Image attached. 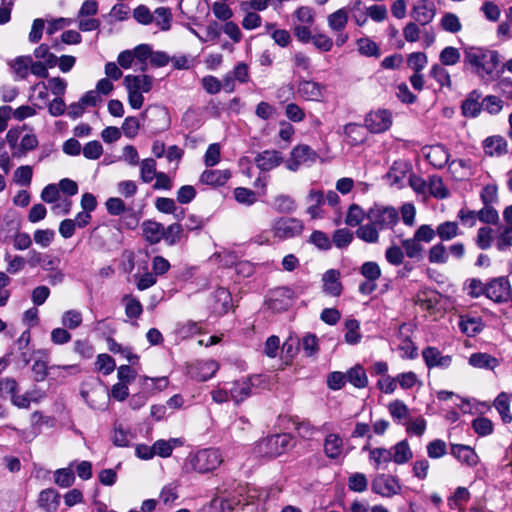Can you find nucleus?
Segmentation results:
<instances>
[{
  "label": "nucleus",
  "instance_id": "72a5a7b5",
  "mask_svg": "<svg viewBox=\"0 0 512 512\" xmlns=\"http://www.w3.org/2000/svg\"><path fill=\"white\" fill-rule=\"evenodd\" d=\"M183 445L181 438L160 439L153 443L154 454L162 458L169 457L173 450Z\"/></svg>",
  "mask_w": 512,
  "mask_h": 512
},
{
  "label": "nucleus",
  "instance_id": "052dcab7",
  "mask_svg": "<svg viewBox=\"0 0 512 512\" xmlns=\"http://www.w3.org/2000/svg\"><path fill=\"white\" fill-rule=\"evenodd\" d=\"M235 200L245 206H252L257 201L256 193L245 187H237L233 191Z\"/></svg>",
  "mask_w": 512,
  "mask_h": 512
},
{
  "label": "nucleus",
  "instance_id": "a878e982",
  "mask_svg": "<svg viewBox=\"0 0 512 512\" xmlns=\"http://www.w3.org/2000/svg\"><path fill=\"white\" fill-rule=\"evenodd\" d=\"M451 454L462 464H465L469 467H474L479 462V457L476 452L467 445L452 444Z\"/></svg>",
  "mask_w": 512,
  "mask_h": 512
},
{
  "label": "nucleus",
  "instance_id": "393cba45",
  "mask_svg": "<svg viewBox=\"0 0 512 512\" xmlns=\"http://www.w3.org/2000/svg\"><path fill=\"white\" fill-rule=\"evenodd\" d=\"M424 155L435 168H443L449 161V153L443 145H432L424 148Z\"/></svg>",
  "mask_w": 512,
  "mask_h": 512
},
{
  "label": "nucleus",
  "instance_id": "ddd939ff",
  "mask_svg": "<svg viewBox=\"0 0 512 512\" xmlns=\"http://www.w3.org/2000/svg\"><path fill=\"white\" fill-rule=\"evenodd\" d=\"M295 298L294 291L289 287H278L271 291L268 305L274 311H284L288 309Z\"/></svg>",
  "mask_w": 512,
  "mask_h": 512
},
{
  "label": "nucleus",
  "instance_id": "b1692460",
  "mask_svg": "<svg viewBox=\"0 0 512 512\" xmlns=\"http://www.w3.org/2000/svg\"><path fill=\"white\" fill-rule=\"evenodd\" d=\"M324 453L329 459H339L343 457L344 441L339 434L330 433L324 439Z\"/></svg>",
  "mask_w": 512,
  "mask_h": 512
},
{
  "label": "nucleus",
  "instance_id": "58836bf2",
  "mask_svg": "<svg viewBox=\"0 0 512 512\" xmlns=\"http://www.w3.org/2000/svg\"><path fill=\"white\" fill-rule=\"evenodd\" d=\"M135 438L130 429H125L122 424H115L113 428L112 442L118 447H127Z\"/></svg>",
  "mask_w": 512,
  "mask_h": 512
},
{
  "label": "nucleus",
  "instance_id": "49530a36",
  "mask_svg": "<svg viewBox=\"0 0 512 512\" xmlns=\"http://www.w3.org/2000/svg\"><path fill=\"white\" fill-rule=\"evenodd\" d=\"M122 302L125 304V314L128 318L138 319L141 316L143 307L137 298L132 295H125Z\"/></svg>",
  "mask_w": 512,
  "mask_h": 512
},
{
  "label": "nucleus",
  "instance_id": "c756f323",
  "mask_svg": "<svg viewBox=\"0 0 512 512\" xmlns=\"http://www.w3.org/2000/svg\"><path fill=\"white\" fill-rule=\"evenodd\" d=\"M340 273L330 269L323 274V291L333 297L339 296L342 292V284L339 280Z\"/></svg>",
  "mask_w": 512,
  "mask_h": 512
},
{
  "label": "nucleus",
  "instance_id": "ea45409f",
  "mask_svg": "<svg viewBox=\"0 0 512 512\" xmlns=\"http://www.w3.org/2000/svg\"><path fill=\"white\" fill-rule=\"evenodd\" d=\"M460 234L458 224L454 221L440 223L435 230V236L438 235L442 241H450Z\"/></svg>",
  "mask_w": 512,
  "mask_h": 512
},
{
  "label": "nucleus",
  "instance_id": "9b49d317",
  "mask_svg": "<svg viewBox=\"0 0 512 512\" xmlns=\"http://www.w3.org/2000/svg\"><path fill=\"white\" fill-rule=\"evenodd\" d=\"M371 489L374 493L382 497L391 498L400 494L402 486L396 477L387 474H379L372 481Z\"/></svg>",
  "mask_w": 512,
  "mask_h": 512
},
{
  "label": "nucleus",
  "instance_id": "bb28decb",
  "mask_svg": "<svg viewBox=\"0 0 512 512\" xmlns=\"http://www.w3.org/2000/svg\"><path fill=\"white\" fill-rule=\"evenodd\" d=\"M363 449L369 450V460L376 470H385L388 468V465L392 462V451L389 449H369L368 446H365Z\"/></svg>",
  "mask_w": 512,
  "mask_h": 512
},
{
  "label": "nucleus",
  "instance_id": "69168bd1",
  "mask_svg": "<svg viewBox=\"0 0 512 512\" xmlns=\"http://www.w3.org/2000/svg\"><path fill=\"white\" fill-rule=\"evenodd\" d=\"M34 56L41 62L53 68L57 64V56L50 51L47 44H41L34 50Z\"/></svg>",
  "mask_w": 512,
  "mask_h": 512
},
{
  "label": "nucleus",
  "instance_id": "5701e85b",
  "mask_svg": "<svg viewBox=\"0 0 512 512\" xmlns=\"http://www.w3.org/2000/svg\"><path fill=\"white\" fill-rule=\"evenodd\" d=\"M232 307L231 293L223 287L218 288L212 296L211 309L217 315H223Z\"/></svg>",
  "mask_w": 512,
  "mask_h": 512
},
{
  "label": "nucleus",
  "instance_id": "338daca9",
  "mask_svg": "<svg viewBox=\"0 0 512 512\" xmlns=\"http://www.w3.org/2000/svg\"><path fill=\"white\" fill-rule=\"evenodd\" d=\"M388 410L391 416L401 422L403 420H407L409 418V409L407 405L401 400H394L389 403Z\"/></svg>",
  "mask_w": 512,
  "mask_h": 512
},
{
  "label": "nucleus",
  "instance_id": "39448f33",
  "mask_svg": "<svg viewBox=\"0 0 512 512\" xmlns=\"http://www.w3.org/2000/svg\"><path fill=\"white\" fill-rule=\"evenodd\" d=\"M434 238L435 230L428 224H422L413 237L402 239L400 243L408 258L419 259L424 251L423 243H430Z\"/></svg>",
  "mask_w": 512,
  "mask_h": 512
},
{
  "label": "nucleus",
  "instance_id": "2f4dec72",
  "mask_svg": "<svg viewBox=\"0 0 512 512\" xmlns=\"http://www.w3.org/2000/svg\"><path fill=\"white\" fill-rule=\"evenodd\" d=\"M142 232L147 242L157 244L163 239L164 226L159 222L147 220L142 223Z\"/></svg>",
  "mask_w": 512,
  "mask_h": 512
},
{
  "label": "nucleus",
  "instance_id": "2eb2a0df",
  "mask_svg": "<svg viewBox=\"0 0 512 512\" xmlns=\"http://www.w3.org/2000/svg\"><path fill=\"white\" fill-rule=\"evenodd\" d=\"M422 357L428 369H448L453 360L451 355H443L438 348L433 346L424 348L422 350Z\"/></svg>",
  "mask_w": 512,
  "mask_h": 512
},
{
  "label": "nucleus",
  "instance_id": "cd10ccee",
  "mask_svg": "<svg viewBox=\"0 0 512 512\" xmlns=\"http://www.w3.org/2000/svg\"><path fill=\"white\" fill-rule=\"evenodd\" d=\"M485 155L489 157H500L507 152V141L499 136H490L483 141Z\"/></svg>",
  "mask_w": 512,
  "mask_h": 512
},
{
  "label": "nucleus",
  "instance_id": "423d86ee",
  "mask_svg": "<svg viewBox=\"0 0 512 512\" xmlns=\"http://www.w3.org/2000/svg\"><path fill=\"white\" fill-rule=\"evenodd\" d=\"M317 158L315 150L306 144H300L291 150L289 158L284 163L287 170L297 172L302 166H311Z\"/></svg>",
  "mask_w": 512,
  "mask_h": 512
},
{
  "label": "nucleus",
  "instance_id": "6e6d98bb",
  "mask_svg": "<svg viewBox=\"0 0 512 512\" xmlns=\"http://www.w3.org/2000/svg\"><path fill=\"white\" fill-rule=\"evenodd\" d=\"M156 170V161L152 158H146L140 163V177L144 183H150L158 174Z\"/></svg>",
  "mask_w": 512,
  "mask_h": 512
},
{
  "label": "nucleus",
  "instance_id": "603ef678",
  "mask_svg": "<svg viewBox=\"0 0 512 512\" xmlns=\"http://www.w3.org/2000/svg\"><path fill=\"white\" fill-rule=\"evenodd\" d=\"M358 51L361 55L366 57H376L380 56L379 46L368 37L360 38L357 41Z\"/></svg>",
  "mask_w": 512,
  "mask_h": 512
},
{
  "label": "nucleus",
  "instance_id": "13d9d810",
  "mask_svg": "<svg viewBox=\"0 0 512 512\" xmlns=\"http://www.w3.org/2000/svg\"><path fill=\"white\" fill-rule=\"evenodd\" d=\"M347 485L349 490L357 493H363L368 488V480L365 474L355 472L348 477Z\"/></svg>",
  "mask_w": 512,
  "mask_h": 512
},
{
  "label": "nucleus",
  "instance_id": "4c0bfd02",
  "mask_svg": "<svg viewBox=\"0 0 512 512\" xmlns=\"http://www.w3.org/2000/svg\"><path fill=\"white\" fill-rule=\"evenodd\" d=\"M470 500V492L465 487H458L454 494L447 499L449 508L460 512L465 511V505Z\"/></svg>",
  "mask_w": 512,
  "mask_h": 512
},
{
  "label": "nucleus",
  "instance_id": "bf43d9fd",
  "mask_svg": "<svg viewBox=\"0 0 512 512\" xmlns=\"http://www.w3.org/2000/svg\"><path fill=\"white\" fill-rule=\"evenodd\" d=\"M183 236V227L179 223H173L164 227L163 239L169 245L173 246L180 242Z\"/></svg>",
  "mask_w": 512,
  "mask_h": 512
},
{
  "label": "nucleus",
  "instance_id": "4be33fe9",
  "mask_svg": "<svg viewBox=\"0 0 512 512\" xmlns=\"http://www.w3.org/2000/svg\"><path fill=\"white\" fill-rule=\"evenodd\" d=\"M482 94L478 90L471 91L461 104V112L464 117L476 118L482 110Z\"/></svg>",
  "mask_w": 512,
  "mask_h": 512
},
{
  "label": "nucleus",
  "instance_id": "f257e3e1",
  "mask_svg": "<svg viewBox=\"0 0 512 512\" xmlns=\"http://www.w3.org/2000/svg\"><path fill=\"white\" fill-rule=\"evenodd\" d=\"M499 53L484 47L469 46L464 49V64L483 83L494 81L499 73Z\"/></svg>",
  "mask_w": 512,
  "mask_h": 512
},
{
  "label": "nucleus",
  "instance_id": "37998d69",
  "mask_svg": "<svg viewBox=\"0 0 512 512\" xmlns=\"http://www.w3.org/2000/svg\"><path fill=\"white\" fill-rule=\"evenodd\" d=\"M271 206L279 213H291L296 209V202L289 195L279 194L273 198Z\"/></svg>",
  "mask_w": 512,
  "mask_h": 512
},
{
  "label": "nucleus",
  "instance_id": "3c124183",
  "mask_svg": "<svg viewBox=\"0 0 512 512\" xmlns=\"http://www.w3.org/2000/svg\"><path fill=\"white\" fill-rule=\"evenodd\" d=\"M71 464L70 466H72ZM75 475L71 467L57 469L54 472V482L61 488H68L73 485Z\"/></svg>",
  "mask_w": 512,
  "mask_h": 512
},
{
  "label": "nucleus",
  "instance_id": "09e8293b",
  "mask_svg": "<svg viewBox=\"0 0 512 512\" xmlns=\"http://www.w3.org/2000/svg\"><path fill=\"white\" fill-rule=\"evenodd\" d=\"M345 341L350 345H355L360 342V323L356 319H348L345 321Z\"/></svg>",
  "mask_w": 512,
  "mask_h": 512
},
{
  "label": "nucleus",
  "instance_id": "a211bd4d",
  "mask_svg": "<svg viewBox=\"0 0 512 512\" xmlns=\"http://www.w3.org/2000/svg\"><path fill=\"white\" fill-rule=\"evenodd\" d=\"M283 162L284 158L277 150H265L255 157L256 166L264 172L273 170Z\"/></svg>",
  "mask_w": 512,
  "mask_h": 512
},
{
  "label": "nucleus",
  "instance_id": "0eeeda50",
  "mask_svg": "<svg viewBox=\"0 0 512 512\" xmlns=\"http://www.w3.org/2000/svg\"><path fill=\"white\" fill-rule=\"evenodd\" d=\"M368 221L373 222L379 230L392 229L399 220L398 211L393 207H371L367 213Z\"/></svg>",
  "mask_w": 512,
  "mask_h": 512
},
{
  "label": "nucleus",
  "instance_id": "8fccbe9b",
  "mask_svg": "<svg viewBox=\"0 0 512 512\" xmlns=\"http://www.w3.org/2000/svg\"><path fill=\"white\" fill-rule=\"evenodd\" d=\"M430 76L441 86L451 88L450 74L444 65L434 64L430 69Z\"/></svg>",
  "mask_w": 512,
  "mask_h": 512
},
{
  "label": "nucleus",
  "instance_id": "412c9836",
  "mask_svg": "<svg viewBox=\"0 0 512 512\" xmlns=\"http://www.w3.org/2000/svg\"><path fill=\"white\" fill-rule=\"evenodd\" d=\"M308 207L306 213L310 215L312 219L323 218L324 213L322 206L325 203L324 194L321 190L311 189L306 197Z\"/></svg>",
  "mask_w": 512,
  "mask_h": 512
},
{
  "label": "nucleus",
  "instance_id": "f704fd0d",
  "mask_svg": "<svg viewBox=\"0 0 512 512\" xmlns=\"http://www.w3.org/2000/svg\"><path fill=\"white\" fill-rule=\"evenodd\" d=\"M344 135L351 146H359L366 140L364 127L356 123H348L344 126Z\"/></svg>",
  "mask_w": 512,
  "mask_h": 512
},
{
  "label": "nucleus",
  "instance_id": "0e129e2a",
  "mask_svg": "<svg viewBox=\"0 0 512 512\" xmlns=\"http://www.w3.org/2000/svg\"><path fill=\"white\" fill-rule=\"evenodd\" d=\"M361 275L368 281L375 282L381 277V268L374 261L364 262L360 267Z\"/></svg>",
  "mask_w": 512,
  "mask_h": 512
},
{
  "label": "nucleus",
  "instance_id": "e433bc0d",
  "mask_svg": "<svg viewBox=\"0 0 512 512\" xmlns=\"http://www.w3.org/2000/svg\"><path fill=\"white\" fill-rule=\"evenodd\" d=\"M392 461L398 465L407 463L413 456L409 444L406 440H402L392 446Z\"/></svg>",
  "mask_w": 512,
  "mask_h": 512
},
{
  "label": "nucleus",
  "instance_id": "864d4df0",
  "mask_svg": "<svg viewBox=\"0 0 512 512\" xmlns=\"http://www.w3.org/2000/svg\"><path fill=\"white\" fill-rule=\"evenodd\" d=\"M496 249L500 252L509 251L512 247V226H505L496 236Z\"/></svg>",
  "mask_w": 512,
  "mask_h": 512
},
{
  "label": "nucleus",
  "instance_id": "de8ad7c7",
  "mask_svg": "<svg viewBox=\"0 0 512 512\" xmlns=\"http://www.w3.org/2000/svg\"><path fill=\"white\" fill-rule=\"evenodd\" d=\"M494 407L500 414L504 423H510L512 421L508 394L500 393L494 401Z\"/></svg>",
  "mask_w": 512,
  "mask_h": 512
},
{
  "label": "nucleus",
  "instance_id": "6e6552de",
  "mask_svg": "<svg viewBox=\"0 0 512 512\" xmlns=\"http://www.w3.org/2000/svg\"><path fill=\"white\" fill-rule=\"evenodd\" d=\"M349 13L347 8H340L327 16V25L335 34V43L338 47L343 46L349 39L345 28L348 24Z\"/></svg>",
  "mask_w": 512,
  "mask_h": 512
},
{
  "label": "nucleus",
  "instance_id": "7ed1b4c3",
  "mask_svg": "<svg viewBox=\"0 0 512 512\" xmlns=\"http://www.w3.org/2000/svg\"><path fill=\"white\" fill-rule=\"evenodd\" d=\"M153 81V77L146 74H128L124 77L123 85L127 90L128 103L133 109H140L143 106V94L151 91Z\"/></svg>",
  "mask_w": 512,
  "mask_h": 512
},
{
  "label": "nucleus",
  "instance_id": "f8f14e48",
  "mask_svg": "<svg viewBox=\"0 0 512 512\" xmlns=\"http://www.w3.org/2000/svg\"><path fill=\"white\" fill-rule=\"evenodd\" d=\"M510 295L511 285L507 277H497L487 283L486 297L490 300L502 303L508 301Z\"/></svg>",
  "mask_w": 512,
  "mask_h": 512
},
{
  "label": "nucleus",
  "instance_id": "e2e57ef3",
  "mask_svg": "<svg viewBox=\"0 0 512 512\" xmlns=\"http://www.w3.org/2000/svg\"><path fill=\"white\" fill-rule=\"evenodd\" d=\"M347 380L357 388H364L368 383L366 372L360 366L353 367L347 372Z\"/></svg>",
  "mask_w": 512,
  "mask_h": 512
},
{
  "label": "nucleus",
  "instance_id": "4468645a",
  "mask_svg": "<svg viewBox=\"0 0 512 512\" xmlns=\"http://www.w3.org/2000/svg\"><path fill=\"white\" fill-rule=\"evenodd\" d=\"M297 94L306 101H322L326 95V86L313 80H301Z\"/></svg>",
  "mask_w": 512,
  "mask_h": 512
},
{
  "label": "nucleus",
  "instance_id": "c9c22d12",
  "mask_svg": "<svg viewBox=\"0 0 512 512\" xmlns=\"http://www.w3.org/2000/svg\"><path fill=\"white\" fill-rule=\"evenodd\" d=\"M15 78L25 79L29 74L31 56H18L8 62Z\"/></svg>",
  "mask_w": 512,
  "mask_h": 512
},
{
  "label": "nucleus",
  "instance_id": "20e7f679",
  "mask_svg": "<svg viewBox=\"0 0 512 512\" xmlns=\"http://www.w3.org/2000/svg\"><path fill=\"white\" fill-rule=\"evenodd\" d=\"M223 462L219 449L206 448L191 454L187 458L186 468L200 474H205L217 469Z\"/></svg>",
  "mask_w": 512,
  "mask_h": 512
},
{
  "label": "nucleus",
  "instance_id": "aec40b11",
  "mask_svg": "<svg viewBox=\"0 0 512 512\" xmlns=\"http://www.w3.org/2000/svg\"><path fill=\"white\" fill-rule=\"evenodd\" d=\"M231 177V172L228 169L213 170L206 169L202 172L199 182L211 187L224 186Z\"/></svg>",
  "mask_w": 512,
  "mask_h": 512
},
{
  "label": "nucleus",
  "instance_id": "1a4fd4ad",
  "mask_svg": "<svg viewBox=\"0 0 512 512\" xmlns=\"http://www.w3.org/2000/svg\"><path fill=\"white\" fill-rule=\"evenodd\" d=\"M364 123L367 130L371 133H384L392 126V113L389 110L382 108L372 110L365 116Z\"/></svg>",
  "mask_w": 512,
  "mask_h": 512
},
{
  "label": "nucleus",
  "instance_id": "c85d7f7f",
  "mask_svg": "<svg viewBox=\"0 0 512 512\" xmlns=\"http://www.w3.org/2000/svg\"><path fill=\"white\" fill-rule=\"evenodd\" d=\"M38 506L45 512H55L60 504V495L53 488H47L40 492Z\"/></svg>",
  "mask_w": 512,
  "mask_h": 512
},
{
  "label": "nucleus",
  "instance_id": "dca6fc26",
  "mask_svg": "<svg viewBox=\"0 0 512 512\" xmlns=\"http://www.w3.org/2000/svg\"><path fill=\"white\" fill-rule=\"evenodd\" d=\"M218 368V363L214 360H200L188 367V374L197 381H207L215 375Z\"/></svg>",
  "mask_w": 512,
  "mask_h": 512
},
{
  "label": "nucleus",
  "instance_id": "c03bdc74",
  "mask_svg": "<svg viewBox=\"0 0 512 512\" xmlns=\"http://www.w3.org/2000/svg\"><path fill=\"white\" fill-rule=\"evenodd\" d=\"M408 167L404 162H394L386 174L387 179L392 185L400 187L406 177Z\"/></svg>",
  "mask_w": 512,
  "mask_h": 512
},
{
  "label": "nucleus",
  "instance_id": "4d7b16f0",
  "mask_svg": "<svg viewBox=\"0 0 512 512\" xmlns=\"http://www.w3.org/2000/svg\"><path fill=\"white\" fill-rule=\"evenodd\" d=\"M448 258L449 254L447 248L442 243L435 244L429 249L428 260L430 263L445 264Z\"/></svg>",
  "mask_w": 512,
  "mask_h": 512
},
{
  "label": "nucleus",
  "instance_id": "680f3d73",
  "mask_svg": "<svg viewBox=\"0 0 512 512\" xmlns=\"http://www.w3.org/2000/svg\"><path fill=\"white\" fill-rule=\"evenodd\" d=\"M353 240V233L347 228H341L334 231L332 235V245L339 249L346 248Z\"/></svg>",
  "mask_w": 512,
  "mask_h": 512
},
{
  "label": "nucleus",
  "instance_id": "774afa93",
  "mask_svg": "<svg viewBox=\"0 0 512 512\" xmlns=\"http://www.w3.org/2000/svg\"><path fill=\"white\" fill-rule=\"evenodd\" d=\"M504 106L502 99L495 95H488L482 99V110L486 111L490 115L499 114Z\"/></svg>",
  "mask_w": 512,
  "mask_h": 512
},
{
  "label": "nucleus",
  "instance_id": "f3484780",
  "mask_svg": "<svg viewBox=\"0 0 512 512\" xmlns=\"http://www.w3.org/2000/svg\"><path fill=\"white\" fill-rule=\"evenodd\" d=\"M435 16V5L430 0H418L414 3L411 17L422 26L429 24Z\"/></svg>",
  "mask_w": 512,
  "mask_h": 512
},
{
  "label": "nucleus",
  "instance_id": "79ce46f5",
  "mask_svg": "<svg viewBox=\"0 0 512 512\" xmlns=\"http://www.w3.org/2000/svg\"><path fill=\"white\" fill-rule=\"evenodd\" d=\"M459 328L464 334L471 337L482 331L483 323L478 317H461Z\"/></svg>",
  "mask_w": 512,
  "mask_h": 512
},
{
  "label": "nucleus",
  "instance_id": "6ab92c4d",
  "mask_svg": "<svg viewBox=\"0 0 512 512\" xmlns=\"http://www.w3.org/2000/svg\"><path fill=\"white\" fill-rule=\"evenodd\" d=\"M82 397L90 408L104 411L108 406L109 392L103 388H95L90 392L82 391Z\"/></svg>",
  "mask_w": 512,
  "mask_h": 512
},
{
  "label": "nucleus",
  "instance_id": "5fc2aeb1",
  "mask_svg": "<svg viewBox=\"0 0 512 512\" xmlns=\"http://www.w3.org/2000/svg\"><path fill=\"white\" fill-rule=\"evenodd\" d=\"M153 21L161 30L167 31L171 27L172 13L169 8L158 7L155 9L153 14Z\"/></svg>",
  "mask_w": 512,
  "mask_h": 512
},
{
  "label": "nucleus",
  "instance_id": "7c9ffc66",
  "mask_svg": "<svg viewBox=\"0 0 512 512\" xmlns=\"http://www.w3.org/2000/svg\"><path fill=\"white\" fill-rule=\"evenodd\" d=\"M468 363L474 368L485 370H494L499 366V360L496 357L484 352L471 354Z\"/></svg>",
  "mask_w": 512,
  "mask_h": 512
},
{
  "label": "nucleus",
  "instance_id": "a18cd8bd",
  "mask_svg": "<svg viewBox=\"0 0 512 512\" xmlns=\"http://www.w3.org/2000/svg\"><path fill=\"white\" fill-rule=\"evenodd\" d=\"M83 321L82 312L77 309H69L63 312L61 324L69 330H75L81 326Z\"/></svg>",
  "mask_w": 512,
  "mask_h": 512
},
{
  "label": "nucleus",
  "instance_id": "9d476101",
  "mask_svg": "<svg viewBox=\"0 0 512 512\" xmlns=\"http://www.w3.org/2000/svg\"><path fill=\"white\" fill-rule=\"evenodd\" d=\"M291 436L289 434H275L258 443L259 452L269 457H276L281 455L291 443Z\"/></svg>",
  "mask_w": 512,
  "mask_h": 512
},
{
  "label": "nucleus",
  "instance_id": "a19ab883",
  "mask_svg": "<svg viewBox=\"0 0 512 512\" xmlns=\"http://www.w3.org/2000/svg\"><path fill=\"white\" fill-rule=\"evenodd\" d=\"M378 228L373 222L368 221L367 224L360 225L356 230V236L366 243L375 244L379 241Z\"/></svg>",
  "mask_w": 512,
  "mask_h": 512
},
{
  "label": "nucleus",
  "instance_id": "473e14b6",
  "mask_svg": "<svg viewBox=\"0 0 512 512\" xmlns=\"http://www.w3.org/2000/svg\"><path fill=\"white\" fill-rule=\"evenodd\" d=\"M231 400L235 403L244 401L251 394V383L249 379L237 380L228 384Z\"/></svg>",
  "mask_w": 512,
  "mask_h": 512
},
{
  "label": "nucleus",
  "instance_id": "f03ea898",
  "mask_svg": "<svg viewBox=\"0 0 512 512\" xmlns=\"http://www.w3.org/2000/svg\"><path fill=\"white\" fill-rule=\"evenodd\" d=\"M304 230V224L300 219L294 217H278L271 223L269 232H264L256 237L258 244H270V235L274 240L284 241L298 237Z\"/></svg>",
  "mask_w": 512,
  "mask_h": 512
}]
</instances>
